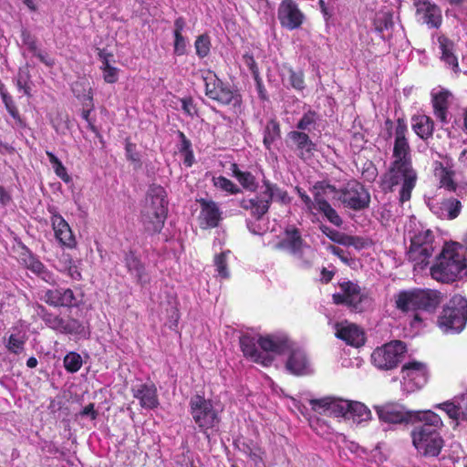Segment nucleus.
Segmentation results:
<instances>
[{"mask_svg": "<svg viewBox=\"0 0 467 467\" xmlns=\"http://www.w3.org/2000/svg\"><path fill=\"white\" fill-rule=\"evenodd\" d=\"M413 425L410 436L417 451L424 457H438L444 446L441 417L432 410H422Z\"/></svg>", "mask_w": 467, "mask_h": 467, "instance_id": "f257e3e1", "label": "nucleus"}, {"mask_svg": "<svg viewBox=\"0 0 467 467\" xmlns=\"http://www.w3.org/2000/svg\"><path fill=\"white\" fill-rule=\"evenodd\" d=\"M417 181L418 173L412 161H392L380 177L379 187L382 192L388 193L393 192L395 187L400 185L399 202L404 203L410 200Z\"/></svg>", "mask_w": 467, "mask_h": 467, "instance_id": "f03ea898", "label": "nucleus"}, {"mask_svg": "<svg viewBox=\"0 0 467 467\" xmlns=\"http://www.w3.org/2000/svg\"><path fill=\"white\" fill-rule=\"evenodd\" d=\"M168 203L166 190L161 185L151 184L140 211V223L145 233L154 235L161 232L168 215Z\"/></svg>", "mask_w": 467, "mask_h": 467, "instance_id": "7ed1b4c3", "label": "nucleus"}, {"mask_svg": "<svg viewBox=\"0 0 467 467\" xmlns=\"http://www.w3.org/2000/svg\"><path fill=\"white\" fill-rule=\"evenodd\" d=\"M431 276L441 283L451 284L467 276V264L454 245L445 246L430 269Z\"/></svg>", "mask_w": 467, "mask_h": 467, "instance_id": "20e7f679", "label": "nucleus"}, {"mask_svg": "<svg viewBox=\"0 0 467 467\" xmlns=\"http://www.w3.org/2000/svg\"><path fill=\"white\" fill-rule=\"evenodd\" d=\"M441 302V293L432 289L412 288L395 295V307L402 313L418 310L433 312Z\"/></svg>", "mask_w": 467, "mask_h": 467, "instance_id": "39448f33", "label": "nucleus"}, {"mask_svg": "<svg viewBox=\"0 0 467 467\" xmlns=\"http://www.w3.org/2000/svg\"><path fill=\"white\" fill-rule=\"evenodd\" d=\"M189 406L190 413L200 432L210 440L211 432L217 431L221 422L219 412L213 407V401L203 396L195 395L190 400Z\"/></svg>", "mask_w": 467, "mask_h": 467, "instance_id": "423d86ee", "label": "nucleus"}, {"mask_svg": "<svg viewBox=\"0 0 467 467\" xmlns=\"http://www.w3.org/2000/svg\"><path fill=\"white\" fill-rule=\"evenodd\" d=\"M201 78L204 82L205 96L216 101L220 105L240 107L242 97L237 91L233 90L230 86L218 78L216 73L211 69H201Z\"/></svg>", "mask_w": 467, "mask_h": 467, "instance_id": "0eeeda50", "label": "nucleus"}, {"mask_svg": "<svg viewBox=\"0 0 467 467\" xmlns=\"http://www.w3.org/2000/svg\"><path fill=\"white\" fill-rule=\"evenodd\" d=\"M467 322V299L461 296H453L443 307L439 317V326L445 331L461 332Z\"/></svg>", "mask_w": 467, "mask_h": 467, "instance_id": "6e6552de", "label": "nucleus"}, {"mask_svg": "<svg viewBox=\"0 0 467 467\" xmlns=\"http://www.w3.org/2000/svg\"><path fill=\"white\" fill-rule=\"evenodd\" d=\"M407 352L406 344L393 340L376 348L371 354V363L379 370H392L403 360Z\"/></svg>", "mask_w": 467, "mask_h": 467, "instance_id": "1a4fd4ad", "label": "nucleus"}, {"mask_svg": "<svg viewBox=\"0 0 467 467\" xmlns=\"http://www.w3.org/2000/svg\"><path fill=\"white\" fill-rule=\"evenodd\" d=\"M433 242L434 235L431 230L421 231L411 237L407 256L413 263L414 269L422 270L429 265L434 252Z\"/></svg>", "mask_w": 467, "mask_h": 467, "instance_id": "9d476101", "label": "nucleus"}, {"mask_svg": "<svg viewBox=\"0 0 467 467\" xmlns=\"http://www.w3.org/2000/svg\"><path fill=\"white\" fill-rule=\"evenodd\" d=\"M337 200L344 207L358 212L368 208L370 194L359 182L350 180L338 190Z\"/></svg>", "mask_w": 467, "mask_h": 467, "instance_id": "9b49d317", "label": "nucleus"}, {"mask_svg": "<svg viewBox=\"0 0 467 467\" xmlns=\"http://www.w3.org/2000/svg\"><path fill=\"white\" fill-rule=\"evenodd\" d=\"M338 286L341 292L333 294V303L345 306L354 312H362L364 309L362 304L367 299V296L361 292V287L352 281L339 283Z\"/></svg>", "mask_w": 467, "mask_h": 467, "instance_id": "f8f14e48", "label": "nucleus"}, {"mask_svg": "<svg viewBox=\"0 0 467 467\" xmlns=\"http://www.w3.org/2000/svg\"><path fill=\"white\" fill-rule=\"evenodd\" d=\"M42 319L46 326L53 331L70 336L85 337L86 327L84 324L72 317H62L54 313L47 312Z\"/></svg>", "mask_w": 467, "mask_h": 467, "instance_id": "ddd939ff", "label": "nucleus"}, {"mask_svg": "<svg viewBox=\"0 0 467 467\" xmlns=\"http://www.w3.org/2000/svg\"><path fill=\"white\" fill-rule=\"evenodd\" d=\"M277 18L283 28L292 31L302 26L306 16L295 0H282L277 8Z\"/></svg>", "mask_w": 467, "mask_h": 467, "instance_id": "4468645a", "label": "nucleus"}, {"mask_svg": "<svg viewBox=\"0 0 467 467\" xmlns=\"http://www.w3.org/2000/svg\"><path fill=\"white\" fill-rule=\"evenodd\" d=\"M375 410L381 421L387 423H411L416 424L418 416L422 410L409 411L395 404L376 406Z\"/></svg>", "mask_w": 467, "mask_h": 467, "instance_id": "2eb2a0df", "label": "nucleus"}, {"mask_svg": "<svg viewBox=\"0 0 467 467\" xmlns=\"http://www.w3.org/2000/svg\"><path fill=\"white\" fill-rule=\"evenodd\" d=\"M416 20L429 28H439L442 23L441 10L431 0H412Z\"/></svg>", "mask_w": 467, "mask_h": 467, "instance_id": "dca6fc26", "label": "nucleus"}, {"mask_svg": "<svg viewBox=\"0 0 467 467\" xmlns=\"http://www.w3.org/2000/svg\"><path fill=\"white\" fill-rule=\"evenodd\" d=\"M47 210L51 213L50 222L57 242L69 249L76 247L77 241L67 222L55 207H48Z\"/></svg>", "mask_w": 467, "mask_h": 467, "instance_id": "f3484780", "label": "nucleus"}, {"mask_svg": "<svg viewBox=\"0 0 467 467\" xmlns=\"http://www.w3.org/2000/svg\"><path fill=\"white\" fill-rule=\"evenodd\" d=\"M314 411L333 417L348 418L349 400L326 397L310 400Z\"/></svg>", "mask_w": 467, "mask_h": 467, "instance_id": "a211bd4d", "label": "nucleus"}, {"mask_svg": "<svg viewBox=\"0 0 467 467\" xmlns=\"http://www.w3.org/2000/svg\"><path fill=\"white\" fill-rule=\"evenodd\" d=\"M408 125L404 118H399L395 127L393 161H412L411 149L407 138Z\"/></svg>", "mask_w": 467, "mask_h": 467, "instance_id": "6ab92c4d", "label": "nucleus"}, {"mask_svg": "<svg viewBox=\"0 0 467 467\" xmlns=\"http://www.w3.org/2000/svg\"><path fill=\"white\" fill-rule=\"evenodd\" d=\"M240 348L245 358L264 367H269L274 362L271 354L263 353L258 349L257 339L250 335H243L239 339Z\"/></svg>", "mask_w": 467, "mask_h": 467, "instance_id": "aec40b11", "label": "nucleus"}, {"mask_svg": "<svg viewBox=\"0 0 467 467\" xmlns=\"http://www.w3.org/2000/svg\"><path fill=\"white\" fill-rule=\"evenodd\" d=\"M201 211L199 214V223L202 229L216 228L223 220V213L221 212L217 202L213 200L204 198L197 199Z\"/></svg>", "mask_w": 467, "mask_h": 467, "instance_id": "412c9836", "label": "nucleus"}, {"mask_svg": "<svg viewBox=\"0 0 467 467\" xmlns=\"http://www.w3.org/2000/svg\"><path fill=\"white\" fill-rule=\"evenodd\" d=\"M287 139L292 143V149L302 161L311 159L317 151V144L306 132L292 130L287 133Z\"/></svg>", "mask_w": 467, "mask_h": 467, "instance_id": "4be33fe9", "label": "nucleus"}, {"mask_svg": "<svg viewBox=\"0 0 467 467\" xmlns=\"http://www.w3.org/2000/svg\"><path fill=\"white\" fill-rule=\"evenodd\" d=\"M239 206L245 211H249L254 219L260 221L268 213L271 206L270 189L267 192L263 191L254 198L242 199L239 202Z\"/></svg>", "mask_w": 467, "mask_h": 467, "instance_id": "5701e85b", "label": "nucleus"}, {"mask_svg": "<svg viewBox=\"0 0 467 467\" xmlns=\"http://www.w3.org/2000/svg\"><path fill=\"white\" fill-rule=\"evenodd\" d=\"M43 299L48 306L54 307L71 308L78 306L79 303L72 289L63 287L47 289L45 291Z\"/></svg>", "mask_w": 467, "mask_h": 467, "instance_id": "b1692460", "label": "nucleus"}, {"mask_svg": "<svg viewBox=\"0 0 467 467\" xmlns=\"http://www.w3.org/2000/svg\"><path fill=\"white\" fill-rule=\"evenodd\" d=\"M402 379L407 384H411L415 389L422 388L428 380V369L424 363L410 361L401 368Z\"/></svg>", "mask_w": 467, "mask_h": 467, "instance_id": "393cba45", "label": "nucleus"}, {"mask_svg": "<svg viewBox=\"0 0 467 467\" xmlns=\"http://www.w3.org/2000/svg\"><path fill=\"white\" fill-rule=\"evenodd\" d=\"M285 369L296 377L311 373V366L306 352L300 348L290 349L285 362Z\"/></svg>", "mask_w": 467, "mask_h": 467, "instance_id": "a878e982", "label": "nucleus"}, {"mask_svg": "<svg viewBox=\"0 0 467 467\" xmlns=\"http://www.w3.org/2000/svg\"><path fill=\"white\" fill-rule=\"evenodd\" d=\"M131 391L133 397L139 400L140 405L143 409L153 410L160 405L157 389L153 383L137 385L132 388Z\"/></svg>", "mask_w": 467, "mask_h": 467, "instance_id": "bb28decb", "label": "nucleus"}, {"mask_svg": "<svg viewBox=\"0 0 467 467\" xmlns=\"http://www.w3.org/2000/svg\"><path fill=\"white\" fill-rule=\"evenodd\" d=\"M21 259L25 266L43 281L50 285L56 284L55 275L47 269L36 255L27 251L22 254Z\"/></svg>", "mask_w": 467, "mask_h": 467, "instance_id": "cd10ccee", "label": "nucleus"}, {"mask_svg": "<svg viewBox=\"0 0 467 467\" xmlns=\"http://www.w3.org/2000/svg\"><path fill=\"white\" fill-rule=\"evenodd\" d=\"M336 337L356 348L362 346L365 342L363 331L355 324L337 323Z\"/></svg>", "mask_w": 467, "mask_h": 467, "instance_id": "c85d7f7f", "label": "nucleus"}, {"mask_svg": "<svg viewBox=\"0 0 467 467\" xmlns=\"http://www.w3.org/2000/svg\"><path fill=\"white\" fill-rule=\"evenodd\" d=\"M123 262L128 272L134 275L138 284L143 285L149 283L145 265L133 250L125 252Z\"/></svg>", "mask_w": 467, "mask_h": 467, "instance_id": "c756f323", "label": "nucleus"}, {"mask_svg": "<svg viewBox=\"0 0 467 467\" xmlns=\"http://www.w3.org/2000/svg\"><path fill=\"white\" fill-rule=\"evenodd\" d=\"M285 238L277 244V247L286 249L293 254H301L305 241L300 230L294 225H289L285 229Z\"/></svg>", "mask_w": 467, "mask_h": 467, "instance_id": "7c9ffc66", "label": "nucleus"}, {"mask_svg": "<svg viewBox=\"0 0 467 467\" xmlns=\"http://www.w3.org/2000/svg\"><path fill=\"white\" fill-rule=\"evenodd\" d=\"M259 348L263 353L284 354L290 349L289 340L285 337H278L271 335L260 336L257 339Z\"/></svg>", "mask_w": 467, "mask_h": 467, "instance_id": "2f4dec72", "label": "nucleus"}, {"mask_svg": "<svg viewBox=\"0 0 467 467\" xmlns=\"http://www.w3.org/2000/svg\"><path fill=\"white\" fill-rule=\"evenodd\" d=\"M438 43L441 50V60L453 72H459V62L454 54L453 41L442 35L438 37Z\"/></svg>", "mask_w": 467, "mask_h": 467, "instance_id": "473e14b6", "label": "nucleus"}, {"mask_svg": "<svg viewBox=\"0 0 467 467\" xmlns=\"http://www.w3.org/2000/svg\"><path fill=\"white\" fill-rule=\"evenodd\" d=\"M433 171L441 188L451 192L457 191L458 185L454 181L455 171L451 168L445 167L441 161H436L433 164Z\"/></svg>", "mask_w": 467, "mask_h": 467, "instance_id": "72a5a7b5", "label": "nucleus"}, {"mask_svg": "<svg viewBox=\"0 0 467 467\" xmlns=\"http://www.w3.org/2000/svg\"><path fill=\"white\" fill-rule=\"evenodd\" d=\"M411 128L422 140L432 138L434 132L433 119L425 114H416L411 117Z\"/></svg>", "mask_w": 467, "mask_h": 467, "instance_id": "f704fd0d", "label": "nucleus"}, {"mask_svg": "<svg viewBox=\"0 0 467 467\" xmlns=\"http://www.w3.org/2000/svg\"><path fill=\"white\" fill-rule=\"evenodd\" d=\"M315 199V209L332 224L340 227L343 224V220L337 213V212L331 206V204L326 200L324 196L320 194H314Z\"/></svg>", "mask_w": 467, "mask_h": 467, "instance_id": "c9c22d12", "label": "nucleus"}, {"mask_svg": "<svg viewBox=\"0 0 467 467\" xmlns=\"http://www.w3.org/2000/svg\"><path fill=\"white\" fill-rule=\"evenodd\" d=\"M185 26L186 22L182 16H179L174 20L173 54L177 57H182L187 53V39L182 35Z\"/></svg>", "mask_w": 467, "mask_h": 467, "instance_id": "e433bc0d", "label": "nucleus"}, {"mask_svg": "<svg viewBox=\"0 0 467 467\" xmlns=\"http://www.w3.org/2000/svg\"><path fill=\"white\" fill-rule=\"evenodd\" d=\"M0 96L5 107V109L7 110L9 115L14 119L16 127L19 129H25L26 127V123L25 119L21 117L18 108L13 97L7 92L5 85L2 82H0Z\"/></svg>", "mask_w": 467, "mask_h": 467, "instance_id": "4c0bfd02", "label": "nucleus"}, {"mask_svg": "<svg viewBox=\"0 0 467 467\" xmlns=\"http://www.w3.org/2000/svg\"><path fill=\"white\" fill-rule=\"evenodd\" d=\"M451 96L448 90H441L432 97L433 112L436 118L443 124L448 123L447 114L449 98Z\"/></svg>", "mask_w": 467, "mask_h": 467, "instance_id": "58836bf2", "label": "nucleus"}, {"mask_svg": "<svg viewBox=\"0 0 467 467\" xmlns=\"http://www.w3.org/2000/svg\"><path fill=\"white\" fill-rule=\"evenodd\" d=\"M230 170L244 189L253 192L257 190L256 179L250 171H242L236 163H232Z\"/></svg>", "mask_w": 467, "mask_h": 467, "instance_id": "ea45409f", "label": "nucleus"}, {"mask_svg": "<svg viewBox=\"0 0 467 467\" xmlns=\"http://www.w3.org/2000/svg\"><path fill=\"white\" fill-rule=\"evenodd\" d=\"M72 92L81 102L93 101V92L88 80L85 78H79L72 84Z\"/></svg>", "mask_w": 467, "mask_h": 467, "instance_id": "a19ab883", "label": "nucleus"}, {"mask_svg": "<svg viewBox=\"0 0 467 467\" xmlns=\"http://www.w3.org/2000/svg\"><path fill=\"white\" fill-rule=\"evenodd\" d=\"M462 208V202L458 199L453 197L444 199L441 203V217L454 220L460 215Z\"/></svg>", "mask_w": 467, "mask_h": 467, "instance_id": "79ce46f5", "label": "nucleus"}, {"mask_svg": "<svg viewBox=\"0 0 467 467\" xmlns=\"http://www.w3.org/2000/svg\"><path fill=\"white\" fill-rule=\"evenodd\" d=\"M281 137V128L276 119H271L265 130L263 143L266 150H271L273 143Z\"/></svg>", "mask_w": 467, "mask_h": 467, "instance_id": "37998d69", "label": "nucleus"}, {"mask_svg": "<svg viewBox=\"0 0 467 467\" xmlns=\"http://www.w3.org/2000/svg\"><path fill=\"white\" fill-rule=\"evenodd\" d=\"M371 411L363 403L358 401H349V407L348 410V420H353L355 421H365L370 419Z\"/></svg>", "mask_w": 467, "mask_h": 467, "instance_id": "c03bdc74", "label": "nucleus"}, {"mask_svg": "<svg viewBox=\"0 0 467 467\" xmlns=\"http://www.w3.org/2000/svg\"><path fill=\"white\" fill-rule=\"evenodd\" d=\"M393 16L389 12H379L375 15L373 19L374 30L381 34V38L385 39L383 35L385 30H389L393 27Z\"/></svg>", "mask_w": 467, "mask_h": 467, "instance_id": "a18cd8bd", "label": "nucleus"}, {"mask_svg": "<svg viewBox=\"0 0 467 467\" xmlns=\"http://www.w3.org/2000/svg\"><path fill=\"white\" fill-rule=\"evenodd\" d=\"M435 407L444 410L450 419L456 421H463V414L462 413V410L461 409L462 405L459 396L455 397L452 401H445L437 404Z\"/></svg>", "mask_w": 467, "mask_h": 467, "instance_id": "49530a36", "label": "nucleus"}, {"mask_svg": "<svg viewBox=\"0 0 467 467\" xmlns=\"http://www.w3.org/2000/svg\"><path fill=\"white\" fill-rule=\"evenodd\" d=\"M47 156L54 169L56 175L64 182L68 183L72 181L71 176L67 173L66 167L61 161L51 151H46Z\"/></svg>", "mask_w": 467, "mask_h": 467, "instance_id": "de8ad7c7", "label": "nucleus"}, {"mask_svg": "<svg viewBox=\"0 0 467 467\" xmlns=\"http://www.w3.org/2000/svg\"><path fill=\"white\" fill-rule=\"evenodd\" d=\"M83 109L81 111V117L88 123V128L92 131L96 137L102 140L103 137L100 134L99 129L95 126V119L90 118V113L94 109L95 106L93 101L83 102Z\"/></svg>", "mask_w": 467, "mask_h": 467, "instance_id": "09e8293b", "label": "nucleus"}, {"mask_svg": "<svg viewBox=\"0 0 467 467\" xmlns=\"http://www.w3.org/2000/svg\"><path fill=\"white\" fill-rule=\"evenodd\" d=\"M318 119V115L315 110L309 109L303 114L301 119L296 123V131L311 130V128L314 127Z\"/></svg>", "mask_w": 467, "mask_h": 467, "instance_id": "8fccbe9b", "label": "nucleus"}, {"mask_svg": "<svg viewBox=\"0 0 467 467\" xmlns=\"http://www.w3.org/2000/svg\"><path fill=\"white\" fill-rule=\"evenodd\" d=\"M64 368L69 373L78 372L82 367V358L77 352H69L63 359Z\"/></svg>", "mask_w": 467, "mask_h": 467, "instance_id": "3c124183", "label": "nucleus"}, {"mask_svg": "<svg viewBox=\"0 0 467 467\" xmlns=\"http://www.w3.org/2000/svg\"><path fill=\"white\" fill-rule=\"evenodd\" d=\"M194 47L196 50V55L200 58L206 57L211 49V39L207 34L200 35L196 37L194 42Z\"/></svg>", "mask_w": 467, "mask_h": 467, "instance_id": "603ef678", "label": "nucleus"}, {"mask_svg": "<svg viewBox=\"0 0 467 467\" xmlns=\"http://www.w3.org/2000/svg\"><path fill=\"white\" fill-rule=\"evenodd\" d=\"M213 186L221 189L231 194H237L241 192V189L234 184L231 180L227 179L224 176H218L213 178Z\"/></svg>", "mask_w": 467, "mask_h": 467, "instance_id": "864d4df0", "label": "nucleus"}, {"mask_svg": "<svg viewBox=\"0 0 467 467\" xmlns=\"http://www.w3.org/2000/svg\"><path fill=\"white\" fill-rule=\"evenodd\" d=\"M231 252L229 250L222 252L214 256V265L218 275L223 279L230 276V273L227 267V256Z\"/></svg>", "mask_w": 467, "mask_h": 467, "instance_id": "5fc2aeb1", "label": "nucleus"}, {"mask_svg": "<svg viewBox=\"0 0 467 467\" xmlns=\"http://www.w3.org/2000/svg\"><path fill=\"white\" fill-rule=\"evenodd\" d=\"M26 344V337L24 336L11 334L6 343V348L9 352L18 355L24 348Z\"/></svg>", "mask_w": 467, "mask_h": 467, "instance_id": "6e6d98bb", "label": "nucleus"}, {"mask_svg": "<svg viewBox=\"0 0 467 467\" xmlns=\"http://www.w3.org/2000/svg\"><path fill=\"white\" fill-rule=\"evenodd\" d=\"M265 192H267L270 188L271 192V202H273L275 196L281 202H287L289 201L288 194L286 191H284L280 189L276 184L270 182L268 180L263 181Z\"/></svg>", "mask_w": 467, "mask_h": 467, "instance_id": "4d7b16f0", "label": "nucleus"}, {"mask_svg": "<svg viewBox=\"0 0 467 467\" xmlns=\"http://www.w3.org/2000/svg\"><path fill=\"white\" fill-rule=\"evenodd\" d=\"M288 72L290 85L296 90H303L305 88L303 71H295L293 68H289Z\"/></svg>", "mask_w": 467, "mask_h": 467, "instance_id": "13d9d810", "label": "nucleus"}, {"mask_svg": "<svg viewBox=\"0 0 467 467\" xmlns=\"http://www.w3.org/2000/svg\"><path fill=\"white\" fill-rule=\"evenodd\" d=\"M338 190L337 189L335 185H332L330 183H327L326 182H317L314 185V194H320L321 196H324L328 193H335L337 194V197L338 196Z\"/></svg>", "mask_w": 467, "mask_h": 467, "instance_id": "bf43d9fd", "label": "nucleus"}, {"mask_svg": "<svg viewBox=\"0 0 467 467\" xmlns=\"http://www.w3.org/2000/svg\"><path fill=\"white\" fill-rule=\"evenodd\" d=\"M125 151L128 161L140 165V157L139 152L136 150V144L132 143L129 139L126 140Z\"/></svg>", "mask_w": 467, "mask_h": 467, "instance_id": "052dcab7", "label": "nucleus"}, {"mask_svg": "<svg viewBox=\"0 0 467 467\" xmlns=\"http://www.w3.org/2000/svg\"><path fill=\"white\" fill-rule=\"evenodd\" d=\"M182 110L190 117L198 115V108L192 97H186L181 99Z\"/></svg>", "mask_w": 467, "mask_h": 467, "instance_id": "680f3d73", "label": "nucleus"}, {"mask_svg": "<svg viewBox=\"0 0 467 467\" xmlns=\"http://www.w3.org/2000/svg\"><path fill=\"white\" fill-rule=\"evenodd\" d=\"M22 41L26 45L28 50L33 54L36 53L37 45L36 37L33 36L27 30H23L21 34Z\"/></svg>", "mask_w": 467, "mask_h": 467, "instance_id": "e2e57ef3", "label": "nucleus"}, {"mask_svg": "<svg viewBox=\"0 0 467 467\" xmlns=\"http://www.w3.org/2000/svg\"><path fill=\"white\" fill-rule=\"evenodd\" d=\"M243 60H244V64L246 65V67L250 69L252 74L255 78H257L259 75V69H258L257 63H256L254 56L250 53H245L243 56Z\"/></svg>", "mask_w": 467, "mask_h": 467, "instance_id": "0e129e2a", "label": "nucleus"}, {"mask_svg": "<svg viewBox=\"0 0 467 467\" xmlns=\"http://www.w3.org/2000/svg\"><path fill=\"white\" fill-rule=\"evenodd\" d=\"M103 79L109 84L116 83L119 79V68L112 67L109 69L103 70Z\"/></svg>", "mask_w": 467, "mask_h": 467, "instance_id": "69168bd1", "label": "nucleus"}, {"mask_svg": "<svg viewBox=\"0 0 467 467\" xmlns=\"http://www.w3.org/2000/svg\"><path fill=\"white\" fill-rule=\"evenodd\" d=\"M359 238L354 237L344 233H340L335 243L344 245V246H352L356 245V241Z\"/></svg>", "mask_w": 467, "mask_h": 467, "instance_id": "338daca9", "label": "nucleus"}, {"mask_svg": "<svg viewBox=\"0 0 467 467\" xmlns=\"http://www.w3.org/2000/svg\"><path fill=\"white\" fill-rule=\"evenodd\" d=\"M67 274L74 280L78 281L82 278L81 272L71 258L68 259Z\"/></svg>", "mask_w": 467, "mask_h": 467, "instance_id": "774afa93", "label": "nucleus"}]
</instances>
